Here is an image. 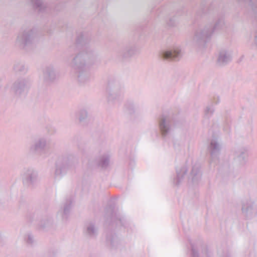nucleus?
<instances>
[{
	"instance_id": "nucleus-1",
	"label": "nucleus",
	"mask_w": 257,
	"mask_h": 257,
	"mask_svg": "<svg viewBox=\"0 0 257 257\" xmlns=\"http://www.w3.org/2000/svg\"><path fill=\"white\" fill-rule=\"evenodd\" d=\"M95 58L94 53L89 51L78 53L72 59L70 66L80 83H85L89 80L90 74L86 64L93 63Z\"/></svg>"
},
{
	"instance_id": "nucleus-2",
	"label": "nucleus",
	"mask_w": 257,
	"mask_h": 257,
	"mask_svg": "<svg viewBox=\"0 0 257 257\" xmlns=\"http://www.w3.org/2000/svg\"><path fill=\"white\" fill-rule=\"evenodd\" d=\"M36 42L35 30L31 27L24 26L17 35L15 45L21 49L28 50L33 48Z\"/></svg>"
},
{
	"instance_id": "nucleus-3",
	"label": "nucleus",
	"mask_w": 257,
	"mask_h": 257,
	"mask_svg": "<svg viewBox=\"0 0 257 257\" xmlns=\"http://www.w3.org/2000/svg\"><path fill=\"white\" fill-rule=\"evenodd\" d=\"M224 25L223 19H218L215 23L213 28L208 25L204 27L199 28L195 32L193 38V42L196 44H201L205 43L216 30L222 29Z\"/></svg>"
},
{
	"instance_id": "nucleus-4",
	"label": "nucleus",
	"mask_w": 257,
	"mask_h": 257,
	"mask_svg": "<svg viewBox=\"0 0 257 257\" xmlns=\"http://www.w3.org/2000/svg\"><path fill=\"white\" fill-rule=\"evenodd\" d=\"M109 101H113L119 98L123 93V88L118 83H109L107 89Z\"/></svg>"
},
{
	"instance_id": "nucleus-5",
	"label": "nucleus",
	"mask_w": 257,
	"mask_h": 257,
	"mask_svg": "<svg viewBox=\"0 0 257 257\" xmlns=\"http://www.w3.org/2000/svg\"><path fill=\"white\" fill-rule=\"evenodd\" d=\"M172 124L171 117L168 115H162L159 120V126L161 134L163 137L169 135Z\"/></svg>"
},
{
	"instance_id": "nucleus-6",
	"label": "nucleus",
	"mask_w": 257,
	"mask_h": 257,
	"mask_svg": "<svg viewBox=\"0 0 257 257\" xmlns=\"http://www.w3.org/2000/svg\"><path fill=\"white\" fill-rule=\"evenodd\" d=\"M162 56L164 59L177 61L182 56V52L179 46H175L162 53Z\"/></svg>"
},
{
	"instance_id": "nucleus-7",
	"label": "nucleus",
	"mask_w": 257,
	"mask_h": 257,
	"mask_svg": "<svg viewBox=\"0 0 257 257\" xmlns=\"http://www.w3.org/2000/svg\"><path fill=\"white\" fill-rule=\"evenodd\" d=\"M22 177L24 183L28 185H33L38 180L37 172L32 168L26 169Z\"/></svg>"
},
{
	"instance_id": "nucleus-8",
	"label": "nucleus",
	"mask_w": 257,
	"mask_h": 257,
	"mask_svg": "<svg viewBox=\"0 0 257 257\" xmlns=\"http://www.w3.org/2000/svg\"><path fill=\"white\" fill-rule=\"evenodd\" d=\"M57 75L56 69L52 65L47 66L43 69L42 79L46 83L53 81L56 78Z\"/></svg>"
},
{
	"instance_id": "nucleus-9",
	"label": "nucleus",
	"mask_w": 257,
	"mask_h": 257,
	"mask_svg": "<svg viewBox=\"0 0 257 257\" xmlns=\"http://www.w3.org/2000/svg\"><path fill=\"white\" fill-rule=\"evenodd\" d=\"M242 212L248 218H250L257 214V209L253 203L250 201H244L242 203Z\"/></svg>"
},
{
	"instance_id": "nucleus-10",
	"label": "nucleus",
	"mask_w": 257,
	"mask_h": 257,
	"mask_svg": "<svg viewBox=\"0 0 257 257\" xmlns=\"http://www.w3.org/2000/svg\"><path fill=\"white\" fill-rule=\"evenodd\" d=\"M68 165L66 161L63 158L58 159L55 163L54 177L61 178L66 174Z\"/></svg>"
},
{
	"instance_id": "nucleus-11",
	"label": "nucleus",
	"mask_w": 257,
	"mask_h": 257,
	"mask_svg": "<svg viewBox=\"0 0 257 257\" xmlns=\"http://www.w3.org/2000/svg\"><path fill=\"white\" fill-rule=\"evenodd\" d=\"M30 86V81L25 79H19L13 84V88L16 93L21 94L27 91Z\"/></svg>"
},
{
	"instance_id": "nucleus-12",
	"label": "nucleus",
	"mask_w": 257,
	"mask_h": 257,
	"mask_svg": "<svg viewBox=\"0 0 257 257\" xmlns=\"http://www.w3.org/2000/svg\"><path fill=\"white\" fill-rule=\"evenodd\" d=\"M221 149V146L216 138H214L211 141L208 147V150L211 157V162L213 160L217 159V156L219 154Z\"/></svg>"
},
{
	"instance_id": "nucleus-13",
	"label": "nucleus",
	"mask_w": 257,
	"mask_h": 257,
	"mask_svg": "<svg viewBox=\"0 0 257 257\" xmlns=\"http://www.w3.org/2000/svg\"><path fill=\"white\" fill-rule=\"evenodd\" d=\"M231 60V54L230 51L223 49L219 51L217 62L219 65H224L229 62Z\"/></svg>"
},
{
	"instance_id": "nucleus-14",
	"label": "nucleus",
	"mask_w": 257,
	"mask_h": 257,
	"mask_svg": "<svg viewBox=\"0 0 257 257\" xmlns=\"http://www.w3.org/2000/svg\"><path fill=\"white\" fill-rule=\"evenodd\" d=\"M188 171L187 167L183 165L180 168L176 169V177L174 179L173 184L175 186H179L184 180Z\"/></svg>"
},
{
	"instance_id": "nucleus-15",
	"label": "nucleus",
	"mask_w": 257,
	"mask_h": 257,
	"mask_svg": "<svg viewBox=\"0 0 257 257\" xmlns=\"http://www.w3.org/2000/svg\"><path fill=\"white\" fill-rule=\"evenodd\" d=\"M46 144L47 140L45 138H39L31 146L30 152L31 153H36L40 151H42L46 147Z\"/></svg>"
},
{
	"instance_id": "nucleus-16",
	"label": "nucleus",
	"mask_w": 257,
	"mask_h": 257,
	"mask_svg": "<svg viewBox=\"0 0 257 257\" xmlns=\"http://www.w3.org/2000/svg\"><path fill=\"white\" fill-rule=\"evenodd\" d=\"M72 203L71 200L67 201L64 203L63 208L59 211L58 215L62 218V219L66 220L67 219L71 208Z\"/></svg>"
},
{
	"instance_id": "nucleus-17",
	"label": "nucleus",
	"mask_w": 257,
	"mask_h": 257,
	"mask_svg": "<svg viewBox=\"0 0 257 257\" xmlns=\"http://www.w3.org/2000/svg\"><path fill=\"white\" fill-rule=\"evenodd\" d=\"M192 181L194 184H197L200 180L201 177V172L200 171V167L199 165H194L193 166L191 173Z\"/></svg>"
},
{
	"instance_id": "nucleus-18",
	"label": "nucleus",
	"mask_w": 257,
	"mask_h": 257,
	"mask_svg": "<svg viewBox=\"0 0 257 257\" xmlns=\"http://www.w3.org/2000/svg\"><path fill=\"white\" fill-rule=\"evenodd\" d=\"M137 52V48L135 45H131L126 47L122 53V56L128 58L135 55Z\"/></svg>"
},
{
	"instance_id": "nucleus-19",
	"label": "nucleus",
	"mask_w": 257,
	"mask_h": 257,
	"mask_svg": "<svg viewBox=\"0 0 257 257\" xmlns=\"http://www.w3.org/2000/svg\"><path fill=\"white\" fill-rule=\"evenodd\" d=\"M236 157L241 164H244L247 157V150L245 148L239 149L236 152Z\"/></svg>"
},
{
	"instance_id": "nucleus-20",
	"label": "nucleus",
	"mask_w": 257,
	"mask_h": 257,
	"mask_svg": "<svg viewBox=\"0 0 257 257\" xmlns=\"http://www.w3.org/2000/svg\"><path fill=\"white\" fill-rule=\"evenodd\" d=\"M97 228L93 223H89L86 227L85 233L90 237H93L96 235Z\"/></svg>"
},
{
	"instance_id": "nucleus-21",
	"label": "nucleus",
	"mask_w": 257,
	"mask_h": 257,
	"mask_svg": "<svg viewBox=\"0 0 257 257\" xmlns=\"http://www.w3.org/2000/svg\"><path fill=\"white\" fill-rule=\"evenodd\" d=\"M31 2L33 7L39 12H43L45 10L46 6L42 0H31Z\"/></svg>"
},
{
	"instance_id": "nucleus-22",
	"label": "nucleus",
	"mask_w": 257,
	"mask_h": 257,
	"mask_svg": "<svg viewBox=\"0 0 257 257\" xmlns=\"http://www.w3.org/2000/svg\"><path fill=\"white\" fill-rule=\"evenodd\" d=\"M109 162V157L107 155H104L101 156L98 162L99 165L102 168L108 166Z\"/></svg>"
},
{
	"instance_id": "nucleus-23",
	"label": "nucleus",
	"mask_w": 257,
	"mask_h": 257,
	"mask_svg": "<svg viewBox=\"0 0 257 257\" xmlns=\"http://www.w3.org/2000/svg\"><path fill=\"white\" fill-rule=\"evenodd\" d=\"M14 69L16 72H24L26 70V67L24 63L18 62L15 64Z\"/></svg>"
},
{
	"instance_id": "nucleus-24",
	"label": "nucleus",
	"mask_w": 257,
	"mask_h": 257,
	"mask_svg": "<svg viewBox=\"0 0 257 257\" xmlns=\"http://www.w3.org/2000/svg\"><path fill=\"white\" fill-rule=\"evenodd\" d=\"M24 239L26 243L29 244H32L34 242V236L30 233H27L25 236Z\"/></svg>"
},
{
	"instance_id": "nucleus-25",
	"label": "nucleus",
	"mask_w": 257,
	"mask_h": 257,
	"mask_svg": "<svg viewBox=\"0 0 257 257\" xmlns=\"http://www.w3.org/2000/svg\"><path fill=\"white\" fill-rule=\"evenodd\" d=\"M88 115L87 111L85 109H81L78 112V118L80 121L84 120Z\"/></svg>"
},
{
	"instance_id": "nucleus-26",
	"label": "nucleus",
	"mask_w": 257,
	"mask_h": 257,
	"mask_svg": "<svg viewBox=\"0 0 257 257\" xmlns=\"http://www.w3.org/2000/svg\"><path fill=\"white\" fill-rule=\"evenodd\" d=\"M214 112V109L212 106H207L205 109L204 113L206 117H209Z\"/></svg>"
},
{
	"instance_id": "nucleus-27",
	"label": "nucleus",
	"mask_w": 257,
	"mask_h": 257,
	"mask_svg": "<svg viewBox=\"0 0 257 257\" xmlns=\"http://www.w3.org/2000/svg\"><path fill=\"white\" fill-rule=\"evenodd\" d=\"M253 39L251 42V47L253 49H257V31L253 35Z\"/></svg>"
},
{
	"instance_id": "nucleus-28",
	"label": "nucleus",
	"mask_w": 257,
	"mask_h": 257,
	"mask_svg": "<svg viewBox=\"0 0 257 257\" xmlns=\"http://www.w3.org/2000/svg\"><path fill=\"white\" fill-rule=\"evenodd\" d=\"M192 254L193 257H199L197 251L193 247L192 248Z\"/></svg>"
},
{
	"instance_id": "nucleus-29",
	"label": "nucleus",
	"mask_w": 257,
	"mask_h": 257,
	"mask_svg": "<svg viewBox=\"0 0 257 257\" xmlns=\"http://www.w3.org/2000/svg\"><path fill=\"white\" fill-rule=\"evenodd\" d=\"M84 39V37L83 35L79 36L77 39V42L78 43H82V40Z\"/></svg>"
},
{
	"instance_id": "nucleus-30",
	"label": "nucleus",
	"mask_w": 257,
	"mask_h": 257,
	"mask_svg": "<svg viewBox=\"0 0 257 257\" xmlns=\"http://www.w3.org/2000/svg\"><path fill=\"white\" fill-rule=\"evenodd\" d=\"M220 101V98L219 97V96H215L213 98V102L214 103V104H217L218 103H219V102Z\"/></svg>"
},
{
	"instance_id": "nucleus-31",
	"label": "nucleus",
	"mask_w": 257,
	"mask_h": 257,
	"mask_svg": "<svg viewBox=\"0 0 257 257\" xmlns=\"http://www.w3.org/2000/svg\"><path fill=\"white\" fill-rule=\"evenodd\" d=\"M108 241L110 242V244H112V245H113V241L112 240H109L108 239Z\"/></svg>"
},
{
	"instance_id": "nucleus-32",
	"label": "nucleus",
	"mask_w": 257,
	"mask_h": 257,
	"mask_svg": "<svg viewBox=\"0 0 257 257\" xmlns=\"http://www.w3.org/2000/svg\"><path fill=\"white\" fill-rule=\"evenodd\" d=\"M51 221H52V220H51V218H50V219H49V220H48V222H49V223H50L51 222Z\"/></svg>"
},
{
	"instance_id": "nucleus-33",
	"label": "nucleus",
	"mask_w": 257,
	"mask_h": 257,
	"mask_svg": "<svg viewBox=\"0 0 257 257\" xmlns=\"http://www.w3.org/2000/svg\"><path fill=\"white\" fill-rule=\"evenodd\" d=\"M116 215V214H112V217H114V216H115Z\"/></svg>"
},
{
	"instance_id": "nucleus-34",
	"label": "nucleus",
	"mask_w": 257,
	"mask_h": 257,
	"mask_svg": "<svg viewBox=\"0 0 257 257\" xmlns=\"http://www.w3.org/2000/svg\"><path fill=\"white\" fill-rule=\"evenodd\" d=\"M118 219H119V221L121 222V218H118Z\"/></svg>"
}]
</instances>
